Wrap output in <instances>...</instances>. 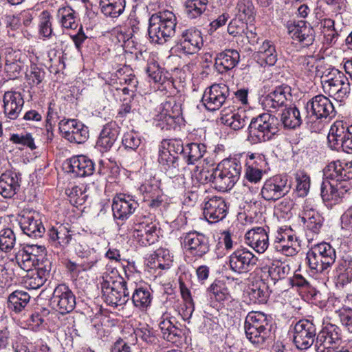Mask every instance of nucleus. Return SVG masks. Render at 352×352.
I'll list each match as a JSON object with an SVG mask.
<instances>
[{
    "mask_svg": "<svg viewBox=\"0 0 352 352\" xmlns=\"http://www.w3.org/2000/svg\"><path fill=\"white\" fill-rule=\"evenodd\" d=\"M242 166L236 158L226 159L219 163L212 173L208 170L201 172L204 182H211L214 188L222 192L232 189L239 180Z\"/></svg>",
    "mask_w": 352,
    "mask_h": 352,
    "instance_id": "nucleus-1",
    "label": "nucleus"
},
{
    "mask_svg": "<svg viewBox=\"0 0 352 352\" xmlns=\"http://www.w3.org/2000/svg\"><path fill=\"white\" fill-rule=\"evenodd\" d=\"M176 16L170 11L153 14L149 19L148 34L152 43L164 44L175 33Z\"/></svg>",
    "mask_w": 352,
    "mask_h": 352,
    "instance_id": "nucleus-2",
    "label": "nucleus"
},
{
    "mask_svg": "<svg viewBox=\"0 0 352 352\" xmlns=\"http://www.w3.org/2000/svg\"><path fill=\"white\" fill-rule=\"evenodd\" d=\"M101 283L102 298L109 306L116 307L125 305L130 299L133 283L129 284L119 276L106 274Z\"/></svg>",
    "mask_w": 352,
    "mask_h": 352,
    "instance_id": "nucleus-3",
    "label": "nucleus"
},
{
    "mask_svg": "<svg viewBox=\"0 0 352 352\" xmlns=\"http://www.w3.org/2000/svg\"><path fill=\"white\" fill-rule=\"evenodd\" d=\"M272 327V318L261 311H251L246 316L245 335L254 344L262 345L271 336Z\"/></svg>",
    "mask_w": 352,
    "mask_h": 352,
    "instance_id": "nucleus-4",
    "label": "nucleus"
},
{
    "mask_svg": "<svg viewBox=\"0 0 352 352\" xmlns=\"http://www.w3.org/2000/svg\"><path fill=\"white\" fill-rule=\"evenodd\" d=\"M247 140L251 144L270 140L279 131V120L274 115L263 113L253 118L248 126Z\"/></svg>",
    "mask_w": 352,
    "mask_h": 352,
    "instance_id": "nucleus-5",
    "label": "nucleus"
},
{
    "mask_svg": "<svg viewBox=\"0 0 352 352\" xmlns=\"http://www.w3.org/2000/svg\"><path fill=\"white\" fill-rule=\"evenodd\" d=\"M185 146L180 139H165L159 146V163L169 177L177 175L179 172L178 154L184 155Z\"/></svg>",
    "mask_w": 352,
    "mask_h": 352,
    "instance_id": "nucleus-6",
    "label": "nucleus"
},
{
    "mask_svg": "<svg viewBox=\"0 0 352 352\" xmlns=\"http://www.w3.org/2000/svg\"><path fill=\"white\" fill-rule=\"evenodd\" d=\"M132 237L142 246H147L157 241V225L150 214H138L131 227Z\"/></svg>",
    "mask_w": 352,
    "mask_h": 352,
    "instance_id": "nucleus-7",
    "label": "nucleus"
},
{
    "mask_svg": "<svg viewBox=\"0 0 352 352\" xmlns=\"http://www.w3.org/2000/svg\"><path fill=\"white\" fill-rule=\"evenodd\" d=\"M327 143L331 150L352 153V124L343 120L335 121L330 127Z\"/></svg>",
    "mask_w": 352,
    "mask_h": 352,
    "instance_id": "nucleus-8",
    "label": "nucleus"
},
{
    "mask_svg": "<svg viewBox=\"0 0 352 352\" xmlns=\"http://www.w3.org/2000/svg\"><path fill=\"white\" fill-rule=\"evenodd\" d=\"M306 258L311 270L322 273L335 263L336 250L328 243H320L308 251Z\"/></svg>",
    "mask_w": 352,
    "mask_h": 352,
    "instance_id": "nucleus-9",
    "label": "nucleus"
},
{
    "mask_svg": "<svg viewBox=\"0 0 352 352\" xmlns=\"http://www.w3.org/2000/svg\"><path fill=\"white\" fill-rule=\"evenodd\" d=\"M324 91L336 101L342 102L350 94V82L346 76L339 70L333 69L328 76H322Z\"/></svg>",
    "mask_w": 352,
    "mask_h": 352,
    "instance_id": "nucleus-10",
    "label": "nucleus"
},
{
    "mask_svg": "<svg viewBox=\"0 0 352 352\" xmlns=\"http://www.w3.org/2000/svg\"><path fill=\"white\" fill-rule=\"evenodd\" d=\"M316 326L311 319H301L292 329L293 342L298 349L307 350L315 344Z\"/></svg>",
    "mask_w": 352,
    "mask_h": 352,
    "instance_id": "nucleus-11",
    "label": "nucleus"
},
{
    "mask_svg": "<svg viewBox=\"0 0 352 352\" xmlns=\"http://www.w3.org/2000/svg\"><path fill=\"white\" fill-rule=\"evenodd\" d=\"M181 239L186 254L196 260L204 258L210 250L209 238L201 232H186Z\"/></svg>",
    "mask_w": 352,
    "mask_h": 352,
    "instance_id": "nucleus-12",
    "label": "nucleus"
},
{
    "mask_svg": "<svg viewBox=\"0 0 352 352\" xmlns=\"http://www.w3.org/2000/svg\"><path fill=\"white\" fill-rule=\"evenodd\" d=\"M342 340L341 331L336 324H327L316 335L314 348L316 352L334 350Z\"/></svg>",
    "mask_w": 352,
    "mask_h": 352,
    "instance_id": "nucleus-13",
    "label": "nucleus"
},
{
    "mask_svg": "<svg viewBox=\"0 0 352 352\" xmlns=\"http://www.w3.org/2000/svg\"><path fill=\"white\" fill-rule=\"evenodd\" d=\"M204 45L201 32L195 28L184 30L173 47L177 53L194 54L198 52Z\"/></svg>",
    "mask_w": 352,
    "mask_h": 352,
    "instance_id": "nucleus-14",
    "label": "nucleus"
},
{
    "mask_svg": "<svg viewBox=\"0 0 352 352\" xmlns=\"http://www.w3.org/2000/svg\"><path fill=\"white\" fill-rule=\"evenodd\" d=\"M289 190L286 177L276 175L265 181L261 190V195L265 201H276L284 197Z\"/></svg>",
    "mask_w": 352,
    "mask_h": 352,
    "instance_id": "nucleus-15",
    "label": "nucleus"
},
{
    "mask_svg": "<svg viewBox=\"0 0 352 352\" xmlns=\"http://www.w3.org/2000/svg\"><path fill=\"white\" fill-rule=\"evenodd\" d=\"M258 258L247 248H239L234 251L228 258L230 269L240 274L249 272L256 265Z\"/></svg>",
    "mask_w": 352,
    "mask_h": 352,
    "instance_id": "nucleus-16",
    "label": "nucleus"
},
{
    "mask_svg": "<svg viewBox=\"0 0 352 352\" xmlns=\"http://www.w3.org/2000/svg\"><path fill=\"white\" fill-rule=\"evenodd\" d=\"M307 113L316 120L329 119L336 117L337 111L331 100L324 95H317L308 100L306 104Z\"/></svg>",
    "mask_w": 352,
    "mask_h": 352,
    "instance_id": "nucleus-17",
    "label": "nucleus"
},
{
    "mask_svg": "<svg viewBox=\"0 0 352 352\" xmlns=\"http://www.w3.org/2000/svg\"><path fill=\"white\" fill-rule=\"evenodd\" d=\"M324 175L327 179L338 184L346 192L349 189L347 182L352 179V165L340 161L331 162L324 169Z\"/></svg>",
    "mask_w": 352,
    "mask_h": 352,
    "instance_id": "nucleus-18",
    "label": "nucleus"
},
{
    "mask_svg": "<svg viewBox=\"0 0 352 352\" xmlns=\"http://www.w3.org/2000/svg\"><path fill=\"white\" fill-rule=\"evenodd\" d=\"M51 304L60 314H68L76 307V296L68 286L60 284L54 289Z\"/></svg>",
    "mask_w": 352,
    "mask_h": 352,
    "instance_id": "nucleus-19",
    "label": "nucleus"
},
{
    "mask_svg": "<svg viewBox=\"0 0 352 352\" xmlns=\"http://www.w3.org/2000/svg\"><path fill=\"white\" fill-rule=\"evenodd\" d=\"M138 207V203L133 196L126 194H118L113 200L111 209L113 218L122 223L127 220Z\"/></svg>",
    "mask_w": 352,
    "mask_h": 352,
    "instance_id": "nucleus-20",
    "label": "nucleus"
},
{
    "mask_svg": "<svg viewBox=\"0 0 352 352\" xmlns=\"http://www.w3.org/2000/svg\"><path fill=\"white\" fill-rule=\"evenodd\" d=\"M229 88L225 84H214L207 88L203 95L205 107L211 111L219 109L229 96Z\"/></svg>",
    "mask_w": 352,
    "mask_h": 352,
    "instance_id": "nucleus-21",
    "label": "nucleus"
},
{
    "mask_svg": "<svg viewBox=\"0 0 352 352\" xmlns=\"http://www.w3.org/2000/svg\"><path fill=\"white\" fill-rule=\"evenodd\" d=\"M228 212V206L225 199L221 197H206L204 201V215L210 223L223 219Z\"/></svg>",
    "mask_w": 352,
    "mask_h": 352,
    "instance_id": "nucleus-22",
    "label": "nucleus"
},
{
    "mask_svg": "<svg viewBox=\"0 0 352 352\" xmlns=\"http://www.w3.org/2000/svg\"><path fill=\"white\" fill-rule=\"evenodd\" d=\"M287 28L292 38L299 42L303 47H308L313 43L314 30L306 21L288 22Z\"/></svg>",
    "mask_w": 352,
    "mask_h": 352,
    "instance_id": "nucleus-23",
    "label": "nucleus"
},
{
    "mask_svg": "<svg viewBox=\"0 0 352 352\" xmlns=\"http://www.w3.org/2000/svg\"><path fill=\"white\" fill-rule=\"evenodd\" d=\"M95 164L85 155H78L70 158L65 163V170L74 177H85L91 176L95 171Z\"/></svg>",
    "mask_w": 352,
    "mask_h": 352,
    "instance_id": "nucleus-24",
    "label": "nucleus"
},
{
    "mask_svg": "<svg viewBox=\"0 0 352 352\" xmlns=\"http://www.w3.org/2000/svg\"><path fill=\"white\" fill-rule=\"evenodd\" d=\"M64 138L70 142L82 144L89 138L88 128L76 120H68L63 124Z\"/></svg>",
    "mask_w": 352,
    "mask_h": 352,
    "instance_id": "nucleus-25",
    "label": "nucleus"
},
{
    "mask_svg": "<svg viewBox=\"0 0 352 352\" xmlns=\"http://www.w3.org/2000/svg\"><path fill=\"white\" fill-rule=\"evenodd\" d=\"M3 112L10 120L16 119L23 109L24 100L21 94L15 91H8L3 95Z\"/></svg>",
    "mask_w": 352,
    "mask_h": 352,
    "instance_id": "nucleus-26",
    "label": "nucleus"
},
{
    "mask_svg": "<svg viewBox=\"0 0 352 352\" xmlns=\"http://www.w3.org/2000/svg\"><path fill=\"white\" fill-rule=\"evenodd\" d=\"M245 243L258 253H263L269 246V236L265 228L255 227L248 230L245 235Z\"/></svg>",
    "mask_w": 352,
    "mask_h": 352,
    "instance_id": "nucleus-27",
    "label": "nucleus"
},
{
    "mask_svg": "<svg viewBox=\"0 0 352 352\" xmlns=\"http://www.w3.org/2000/svg\"><path fill=\"white\" fill-rule=\"evenodd\" d=\"M19 223L23 233L34 239L42 237L45 231L41 220L30 213L22 215Z\"/></svg>",
    "mask_w": 352,
    "mask_h": 352,
    "instance_id": "nucleus-28",
    "label": "nucleus"
},
{
    "mask_svg": "<svg viewBox=\"0 0 352 352\" xmlns=\"http://www.w3.org/2000/svg\"><path fill=\"white\" fill-rule=\"evenodd\" d=\"M120 133V127L116 122L106 124L97 140L96 145L102 151H108L113 146Z\"/></svg>",
    "mask_w": 352,
    "mask_h": 352,
    "instance_id": "nucleus-29",
    "label": "nucleus"
},
{
    "mask_svg": "<svg viewBox=\"0 0 352 352\" xmlns=\"http://www.w3.org/2000/svg\"><path fill=\"white\" fill-rule=\"evenodd\" d=\"M21 178L18 173L9 170L0 176V194L5 198H12L20 188Z\"/></svg>",
    "mask_w": 352,
    "mask_h": 352,
    "instance_id": "nucleus-30",
    "label": "nucleus"
},
{
    "mask_svg": "<svg viewBox=\"0 0 352 352\" xmlns=\"http://www.w3.org/2000/svg\"><path fill=\"white\" fill-rule=\"evenodd\" d=\"M239 59V53L236 50H227L216 55L214 67L219 73L223 74L235 67Z\"/></svg>",
    "mask_w": 352,
    "mask_h": 352,
    "instance_id": "nucleus-31",
    "label": "nucleus"
},
{
    "mask_svg": "<svg viewBox=\"0 0 352 352\" xmlns=\"http://www.w3.org/2000/svg\"><path fill=\"white\" fill-rule=\"evenodd\" d=\"M39 250L43 251V248L37 245H28L20 250L16 256L19 267L26 272L32 270L36 262L38 261L36 252H38Z\"/></svg>",
    "mask_w": 352,
    "mask_h": 352,
    "instance_id": "nucleus-32",
    "label": "nucleus"
},
{
    "mask_svg": "<svg viewBox=\"0 0 352 352\" xmlns=\"http://www.w3.org/2000/svg\"><path fill=\"white\" fill-rule=\"evenodd\" d=\"M131 290H133L131 299L133 305L142 311H146L151 306L153 300L151 289L143 286L134 287L133 285Z\"/></svg>",
    "mask_w": 352,
    "mask_h": 352,
    "instance_id": "nucleus-33",
    "label": "nucleus"
},
{
    "mask_svg": "<svg viewBox=\"0 0 352 352\" xmlns=\"http://www.w3.org/2000/svg\"><path fill=\"white\" fill-rule=\"evenodd\" d=\"M138 82L131 69L124 67L118 69L114 74H112L109 85L114 87L117 90L120 89L118 85H127L132 89H135Z\"/></svg>",
    "mask_w": 352,
    "mask_h": 352,
    "instance_id": "nucleus-34",
    "label": "nucleus"
},
{
    "mask_svg": "<svg viewBox=\"0 0 352 352\" xmlns=\"http://www.w3.org/2000/svg\"><path fill=\"white\" fill-rule=\"evenodd\" d=\"M344 192L343 188H340L338 184L327 177L320 185V195L324 202L333 201L334 204L338 202Z\"/></svg>",
    "mask_w": 352,
    "mask_h": 352,
    "instance_id": "nucleus-35",
    "label": "nucleus"
},
{
    "mask_svg": "<svg viewBox=\"0 0 352 352\" xmlns=\"http://www.w3.org/2000/svg\"><path fill=\"white\" fill-rule=\"evenodd\" d=\"M254 58L261 66H272L277 60V54L274 45L269 41H265L258 52L254 54Z\"/></svg>",
    "mask_w": 352,
    "mask_h": 352,
    "instance_id": "nucleus-36",
    "label": "nucleus"
},
{
    "mask_svg": "<svg viewBox=\"0 0 352 352\" xmlns=\"http://www.w3.org/2000/svg\"><path fill=\"white\" fill-rule=\"evenodd\" d=\"M22 54L19 50L9 51L6 54V61L5 65V71L9 78H16L22 69V63L20 58Z\"/></svg>",
    "mask_w": 352,
    "mask_h": 352,
    "instance_id": "nucleus-37",
    "label": "nucleus"
},
{
    "mask_svg": "<svg viewBox=\"0 0 352 352\" xmlns=\"http://www.w3.org/2000/svg\"><path fill=\"white\" fill-rule=\"evenodd\" d=\"M280 121L285 128L294 129L299 127L302 122V117L296 107H289L283 109L280 114Z\"/></svg>",
    "mask_w": 352,
    "mask_h": 352,
    "instance_id": "nucleus-38",
    "label": "nucleus"
},
{
    "mask_svg": "<svg viewBox=\"0 0 352 352\" xmlns=\"http://www.w3.org/2000/svg\"><path fill=\"white\" fill-rule=\"evenodd\" d=\"M47 235L50 241L63 248L67 246L72 239L70 231L63 225L50 228Z\"/></svg>",
    "mask_w": 352,
    "mask_h": 352,
    "instance_id": "nucleus-39",
    "label": "nucleus"
},
{
    "mask_svg": "<svg viewBox=\"0 0 352 352\" xmlns=\"http://www.w3.org/2000/svg\"><path fill=\"white\" fill-rule=\"evenodd\" d=\"M159 327L164 339L170 342H176L182 331L177 328L168 316H163L159 323Z\"/></svg>",
    "mask_w": 352,
    "mask_h": 352,
    "instance_id": "nucleus-40",
    "label": "nucleus"
},
{
    "mask_svg": "<svg viewBox=\"0 0 352 352\" xmlns=\"http://www.w3.org/2000/svg\"><path fill=\"white\" fill-rule=\"evenodd\" d=\"M30 296L25 292L16 290L8 298V307L16 313L21 312L28 304Z\"/></svg>",
    "mask_w": 352,
    "mask_h": 352,
    "instance_id": "nucleus-41",
    "label": "nucleus"
},
{
    "mask_svg": "<svg viewBox=\"0 0 352 352\" xmlns=\"http://www.w3.org/2000/svg\"><path fill=\"white\" fill-rule=\"evenodd\" d=\"M125 0H100L101 12L107 16L116 18L123 13L125 8Z\"/></svg>",
    "mask_w": 352,
    "mask_h": 352,
    "instance_id": "nucleus-42",
    "label": "nucleus"
},
{
    "mask_svg": "<svg viewBox=\"0 0 352 352\" xmlns=\"http://www.w3.org/2000/svg\"><path fill=\"white\" fill-rule=\"evenodd\" d=\"M56 17L61 26L66 29H76L78 26L76 12L69 6L60 8Z\"/></svg>",
    "mask_w": 352,
    "mask_h": 352,
    "instance_id": "nucleus-43",
    "label": "nucleus"
},
{
    "mask_svg": "<svg viewBox=\"0 0 352 352\" xmlns=\"http://www.w3.org/2000/svg\"><path fill=\"white\" fill-rule=\"evenodd\" d=\"M275 242L278 243L276 245V248L286 256H292L296 254V250L293 248V245L296 240L293 235L286 232H278Z\"/></svg>",
    "mask_w": 352,
    "mask_h": 352,
    "instance_id": "nucleus-44",
    "label": "nucleus"
},
{
    "mask_svg": "<svg viewBox=\"0 0 352 352\" xmlns=\"http://www.w3.org/2000/svg\"><path fill=\"white\" fill-rule=\"evenodd\" d=\"M221 122L230 127L234 131L243 129L248 121V118L243 111L234 112L231 114H222L221 117Z\"/></svg>",
    "mask_w": 352,
    "mask_h": 352,
    "instance_id": "nucleus-45",
    "label": "nucleus"
},
{
    "mask_svg": "<svg viewBox=\"0 0 352 352\" xmlns=\"http://www.w3.org/2000/svg\"><path fill=\"white\" fill-rule=\"evenodd\" d=\"M184 157L188 164H194L203 157L206 152L205 144L201 143H190L186 145Z\"/></svg>",
    "mask_w": 352,
    "mask_h": 352,
    "instance_id": "nucleus-46",
    "label": "nucleus"
},
{
    "mask_svg": "<svg viewBox=\"0 0 352 352\" xmlns=\"http://www.w3.org/2000/svg\"><path fill=\"white\" fill-rule=\"evenodd\" d=\"M170 255L167 250L158 249L150 256L148 265L153 269H167L169 267Z\"/></svg>",
    "mask_w": 352,
    "mask_h": 352,
    "instance_id": "nucleus-47",
    "label": "nucleus"
},
{
    "mask_svg": "<svg viewBox=\"0 0 352 352\" xmlns=\"http://www.w3.org/2000/svg\"><path fill=\"white\" fill-rule=\"evenodd\" d=\"M208 0H186L185 12L190 19L200 16L206 10Z\"/></svg>",
    "mask_w": 352,
    "mask_h": 352,
    "instance_id": "nucleus-48",
    "label": "nucleus"
},
{
    "mask_svg": "<svg viewBox=\"0 0 352 352\" xmlns=\"http://www.w3.org/2000/svg\"><path fill=\"white\" fill-rule=\"evenodd\" d=\"M336 272L342 284L351 283L352 281V259L340 260L336 268Z\"/></svg>",
    "mask_w": 352,
    "mask_h": 352,
    "instance_id": "nucleus-49",
    "label": "nucleus"
},
{
    "mask_svg": "<svg viewBox=\"0 0 352 352\" xmlns=\"http://www.w3.org/2000/svg\"><path fill=\"white\" fill-rule=\"evenodd\" d=\"M288 264L280 261H273L268 267V274L274 282L285 278L290 272Z\"/></svg>",
    "mask_w": 352,
    "mask_h": 352,
    "instance_id": "nucleus-50",
    "label": "nucleus"
},
{
    "mask_svg": "<svg viewBox=\"0 0 352 352\" xmlns=\"http://www.w3.org/2000/svg\"><path fill=\"white\" fill-rule=\"evenodd\" d=\"M301 221L307 230L312 233L318 234L322 227L324 219L318 212H314L309 215L300 217Z\"/></svg>",
    "mask_w": 352,
    "mask_h": 352,
    "instance_id": "nucleus-51",
    "label": "nucleus"
},
{
    "mask_svg": "<svg viewBox=\"0 0 352 352\" xmlns=\"http://www.w3.org/2000/svg\"><path fill=\"white\" fill-rule=\"evenodd\" d=\"M208 295L212 300L223 302L230 298V294L226 287L219 282H214L207 289Z\"/></svg>",
    "mask_w": 352,
    "mask_h": 352,
    "instance_id": "nucleus-52",
    "label": "nucleus"
},
{
    "mask_svg": "<svg viewBox=\"0 0 352 352\" xmlns=\"http://www.w3.org/2000/svg\"><path fill=\"white\" fill-rule=\"evenodd\" d=\"M162 113L166 116H171V118L177 120V121H183L182 117V104L177 102L174 99H170L162 104Z\"/></svg>",
    "mask_w": 352,
    "mask_h": 352,
    "instance_id": "nucleus-53",
    "label": "nucleus"
},
{
    "mask_svg": "<svg viewBox=\"0 0 352 352\" xmlns=\"http://www.w3.org/2000/svg\"><path fill=\"white\" fill-rule=\"evenodd\" d=\"M236 9L240 19L251 20L254 14V7L251 0H239Z\"/></svg>",
    "mask_w": 352,
    "mask_h": 352,
    "instance_id": "nucleus-54",
    "label": "nucleus"
},
{
    "mask_svg": "<svg viewBox=\"0 0 352 352\" xmlns=\"http://www.w3.org/2000/svg\"><path fill=\"white\" fill-rule=\"evenodd\" d=\"M10 140L15 144L27 146L31 150H34L36 148L32 134L28 132L12 134Z\"/></svg>",
    "mask_w": 352,
    "mask_h": 352,
    "instance_id": "nucleus-55",
    "label": "nucleus"
},
{
    "mask_svg": "<svg viewBox=\"0 0 352 352\" xmlns=\"http://www.w3.org/2000/svg\"><path fill=\"white\" fill-rule=\"evenodd\" d=\"M51 18V14L47 10L43 11L40 15L39 32L46 38H50L53 32Z\"/></svg>",
    "mask_w": 352,
    "mask_h": 352,
    "instance_id": "nucleus-56",
    "label": "nucleus"
},
{
    "mask_svg": "<svg viewBox=\"0 0 352 352\" xmlns=\"http://www.w3.org/2000/svg\"><path fill=\"white\" fill-rule=\"evenodd\" d=\"M249 296L254 303L263 304L267 302L268 294L265 285H253L251 288Z\"/></svg>",
    "mask_w": 352,
    "mask_h": 352,
    "instance_id": "nucleus-57",
    "label": "nucleus"
},
{
    "mask_svg": "<svg viewBox=\"0 0 352 352\" xmlns=\"http://www.w3.org/2000/svg\"><path fill=\"white\" fill-rule=\"evenodd\" d=\"M296 182V190L298 197H305L308 194L310 188L309 177L303 173L297 174Z\"/></svg>",
    "mask_w": 352,
    "mask_h": 352,
    "instance_id": "nucleus-58",
    "label": "nucleus"
},
{
    "mask_svg": "<svg viewBox=\"0 0 352 352\" xmlns=\"http://www.w3.org/2000/svg\"><path fill=\"white\" fill-rule=\"evenodd\" d=\"M271 95H274L276 99L279 102L283 105H285V103L288 100H291L292 96V88L285 84H283L276 87L272 92L270 93Z\"/></svg>",
    "mask_w": 352,
    "mask_h": 352,
    "instance_id": "nucleus-59",
    "label": "nucleus"
},
{
    "mask_svg": "<svg viewBox=\"0 0 352 352\" xmlns=\"http://www.w3.org/2000/svg\"><path fill=\"white\" fill-rule=\"evenodd\" d=\"M122 144L125 149L135 151L141 144V139L134 131H129L124 134Z\"/></svg>",
    "mask_w": 352,
    "mask_h": 352,
    "instance_id": "nucleus-60",
    "label": "nucleus"
},
{
    "mask_svg": "<svg viewBox=\"0 0 352 352\" xmlns=\"http://www.w3.org/2000/svg\"><path fill=\"white\" fill-rule=\"evenodd\" d=\"M146 73L155 83L162 85L166 81V76L164 75L162 69L155 62H152L148 65Z\"/></svg>",
    "mask_w": 352,
    "mask_h": 352,
    "instance_id": "nucleus-61",
    "label": "nucleus"
},
{
    "mask_svg": "<svg viewBox=\"0 0 352 352\" xmlns=\"http://www.w3.org/2000/svg\"><path fill=\"white\" fill-rule=\"evenodd\" d=\"M26 276L25 283L29 289H37L44 285L47 279L42 276V275L37 274L33 270L28 272Z\"/></svg>",
    "mask_w": 352,
    "mask_h": 352,
    "instance_id": "nucleus-62",
    "label": "nucleus"
},
{
    "mask_svg": "<svg viewBox=\"0 0 352 352\" xmlns=\"http://www.w3.org/2000/svg\"><path fill=\"white\" fill-rule=\"evenodd\" d=\"M66 194L69 197L70 201L77 205H82L87 197L85 190L78 186L67 189Z\"/></svg>",
    "mask_w": 352,
    "mask_h": 352,
    "instance_id": "nucleus-63",
    "label": "nucleus"
},
{
    "mask_svg": "<svg viewBox=\"0 0 352 352\" xmlns=\"http://www.w3.org/2000/svg\"><path fill=\"white\" fill-rule=\"evenodd\" d=\"M342 325L350 333H352V309L343 307L336 311Z\"/></svg>",
    "mask_w": 352,
    "mask_h": 352,
    "instance_id": "nucleus-64",
    "label": "nucleus"
}]
</instances>
